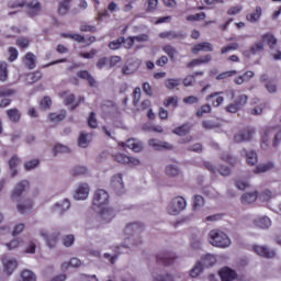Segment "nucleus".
<instances>
[{
    "instance_id": "f704fd0d",
    "label": "nucleus",
    "mask_w": 281,
    "mask_h": 281,
    "mask_svg": "<svg viewBox=\"0 0 281 281\" xmlns=\"http://www.w3.org/2000/svg\"><path fill=\"white\" fill-rule=\"evenodd\" d=\"M202 267H214L216 265V257L214 255H206L202 258Z\"/></svg>"
},
{
    "instance_id": "9d476101",
    "label": "nucleus",
    "mask_w": 281,
    "mask_h": 281,
    "mask_svg": "<svg viewBox=\"0 0 281 281\" xmlns=\"http://www.w3.org/2000/svg\"><path fill=\"white\" fill-rule=\"evenodd\" d=\"M90 188L88 183H80L75 190L74 199L75 201H86L89 199Z\"/></svg>"
},
{
    "instance_id": "1a4fd4ad",
    "label": "nucleus",
    "mask_w": 281,
    "mask_h": 281,
    "mask_svg": "<svg viewBox=\"0 0 281 281\" xmlns=\"http://www.w3.org/2000/svg\"><path fill=\"white\" fill-rule=\"evenodd\" d=\"M27 188H30V182L27 180H21L18 182L11 193L12 201H19V199H21V194H23Z\"/></svg>"
},
{
    "instance_id": "f257e3e1",
    "label": "nucleus",
    "mask_w": 281,
    "mask_h": 281,
    "mask_svg": "<svg viewBox=\"0 0 281 281\" xmlns=\"http://www.w3.org/2000/svg\"><path fill=\"white\" fill-rule=\"evenodd\" d=\"M139 232H142V224L139 223H130L125 227V237L123 241V247L125 249H133V247H138L142 245V238H139Z\"/></svg>"
},
{
    "instance_id": "0e129e2a",
    "label": "nucleus",
    "mask_w": 281,
    "mask_h": 281,
    "mask_svg": "<svg viewBox=\"0 0 281 281\" xmlns=\"http://www.w3.org/2000/svg\"><path fill=\"white\" fill-rule=\"evenodd\" d=\"M110 67H120V64L122 63V57L121 56H111L109 59Z\"/></svg>"
},
{
    "instance_id": "e2e57ef3",
    "label": "nucleus",
    "mask_w": 281,
    "mask_h": 281,
    "mask_svg": "<svg viewBox=\"0 0 281 281\" xmlns=\"http://www.w3.org/2000/svg\"><path fill=\"white\" fill-rule=\"evenodd\" d=\"M53 153H55V155H58V153H69V147L57 144L53 147Z\"/></svg>"
},
{
    "instance_id": "393cba45",
    "label": "nucleus",
    "mask_w": 281,
    "mask_h": 281,
    "mask_svg": "<svg viewBox=\"0 0 281 281\" xmlns=\"http://www.w3.org/2000/svg\"><path fill=\"white\" fill-rule=\"evenodd\" d=\"M19 164H21V158H19V156H16V155H13L9 159V168L11 170L12 178H14V177H16V175H19V170H16V167L19 166Z\"/></svg>"
},
{
    "instance_id": "dca6fc26",
    "label": "nucleus",
    "mask_w": 281,
    "mask_h": 281,
    "mask_svg": "<svg viewBox=\"0 0 281 281\" xmlns=\"http://www.w3.org/2000/svg\"><path fill=\"white\" fill-rule=\"evenodd\" d=\"M119 146L124 148L126 146L127 148H131L134 153H142L144 149V146L142 145V142L135 139V138H130L126 140V143H120Z\"/></svg>"
},
{
    "instance_id": "37998d69",
    "label": "nucleus",
    "mask_w": 281,
    "mask_h": 281,
    "mask_svg": "<svg viewBox=\"0 0 281 281\" xmlns=\"http://www.w3.org/2000/svg\"><path fill=\"white\" fill-rule=\"evenodd\" d=\"M8 80V63H0V81L5 82Z\"/></svg>"
},
{
    "instance_id": "338daca9",
    "label": "nucleus",
    "mask_w": 281,
    "mask_h": 281,
    "mask_svg": "<svg viewBox=\"0 0 281 281\" xmlns=\"http://www.w3.org/2000/svg\"><path fill=\"white\" fill-rule=\"evenodd\" d=\"M203 19H205V13L203 12L187 16V21H191L192 23L194 21H203Z\"/></svg>"
},
{
    "instance_id": "c85d7f7f",
    "label": "nucleus",
    "mask_w": 281,
    "mask_h": 281,
    "mask_svg": "<svg viewBox=\"0 0 281 281\" xmlns=\"http://www.w3.org/2000/svg\"><path fill=\"white\" fill-rule=\"evenodd\" d=\"M36 273L32 270L24 269L20 272V280L19 281H36Z\"/></svg>"
},
{
    "instance_id": "bb28decb",
    "label": "nucleus",
    "mask_w": 281,
    "mask_h": 281,
    "mask_svg": "<svg viewBox=\"0 0 281 281\" xmlns=\"http://www.w3.org/2000/svg\"><path fill=\"white\" fill-rule=\"evenodd\" d=\"M258 199V192H249V193H244L241 195V203H244V205H249L251 203H256Z\"/></svg>"
},
{
    "instance_id": "8fccbe9b",
    "label": "nucleus",
    "mask_w": 281,
    "mask_h": 281,
    "mask_svg": "<svg viewBox=\"0 0 281 281\" xmlns=\"http://www.w3.org/2000/svg\"><path fill=\"white\" fill-rule=\"evenodd\" d=\"M64 38H71L72 41H76L77 43H87V40L85 36L80 34H63Z\"/></svg>"
},
{
    "instance_id": "9b49d317",
    "label": "nucleus",
    "mask_w": 281,
    "mask_h": 281,
    "mask_svg": "<svg viewBox=\"0 0 281 281\" xmlns=\"http://www.w3.org/2000/svg\"><path fill=\"white\" fill-rule=\"evenodd\" d=\"M16 259L12 257H3L2 258V266H3V271L7 273V276H12L14 271L16 270L18 267Z\"/></svg>"
},
{
    "instance_id": "c03bdc74",
    "label": "nucleus",
    "mask_w": 281,
    "mask_h": 281,
    "mask_svg": "<svg viewBox=\"0 0 281 281\" xmlns=\"http://www.w3.org/2000/svg\"><path fill=\"white\" fill-rule=\"evenodd\" d=\"M203 263L201 261L196 262L195 266L191 269L190 276L191 278H199L201 271H203Z\"/></svg>"
},
{
    "instance_id": "6e6552de",
    "label": "nucleus",
    "mask_w": 281,
    "mask_h": 281,
    "mask_svg": "<svg viewBox=\"0 0 281 281\" xmlns=\"http://www.w3.org/2000/svg\"><path fill=\"white\" fill-rule=\"evenodd\" d=\"M71 207V201L69 199H64L59 202H56L52 207L50 211L59 216H64L65 212H67Z\"/></svg>"
},
{
    "instance_id": "423d86ee",
    "label": "nucleus",
    "mask_w": 281,
    "mask_h": 281,
    "mask_svg": "<svg viewBox=\"0 0 281 281\" xmlns=\"http://www.w3.org/2000/svg\"><path fill=\"white\" fill-rule=\"evenodd\" d=\"M256 135L255 128H245L239 133L235 134L234 142L235 144H243V142H251V138Z\"/></svg>"
},
{
    "instance_id": "4d7b16f0",
    "label": "nucleus",
    "mask_w": 281,
    "mask_h": 281,
    "mask_svg": "<svg viewBox=\"0 0 281 281\" xmlns=\"http://www.w3.org/2000/svg\"><path fill=\"white\" fill-rule=\"evenodd\" d=\"M249 102V97L247 94H239L235 103L239 105L241 109Z\"/></svg>"
},
{
    "instance_id": "4c0bfd02",
    "label": "nucleus",
    "mask_w": 281,
    "mask_h": 281,
    "mask_svg": "<svg viewBox=\"0 0 281 281\" xmlns=\"http://www.w3.org/2000/svg\"><path fill=\"white\" fill-rule=\"evenodd\" d=\"M21 245H23V238L18 237L13 240H11L10 243L5 244L7 249H9V251H13V249H19V247H21Z\"/></svg>"
},
{
    "instance_id": "39448f33",
    "label": "nucleus",
    "mask_w": 281,
    "mask_h": 281,
    "mask_svg": "<svg viewBox=\"0 0 281 281\" xmlns=\"http://www.w3.org/2000/svg\"><path fill=\"white\" fill-rule=\"evenodd\" d=\"M140 66L142 60L138 58H131L122 67V74L123 76H133V74H136Z\"/></svg>"
},
{
    "instance_id": "2f4dec72",
    "label": "nucleus",
    "mask_w": 281,
    "mask_h": 281,
    "mask_svg": "<svg viewBox=\"0 0 281 281\" xmlns=\"http://www.w3.org/2000/svg\"><path fill=\"white\" fill-rule=\"evenodd\" d=\"M24 65L27 69H34V67H36V55L27 53L24 56Z\"/></svg>"
},
{
    "instance_id": "f03ea898",
    "label": "nucleus",
    "mask_w": 281,
    "mask_h": 281,
    "mask_svg": "<svg viewBox=\"0 0 281 281\" xmlns=\"http://www.w3.org/2000/svg\"><path fill=\"white\" fill-rule=\"evenodd\" d=\"M209 241L213 247H218L220 249H227L232 247V239L225 232L221 229H212L209 233Z\"/></svg>"
},
{
    "instance_id": "864d4df0",
    "label": "nucleus",
    "mask_w": 281,
    "mask_h": 281,
    "mask_svg": "<svg viewBox=\"0 0 281 281\" xmlns=\"http://www.w3.org/2000/svg\"><path fill=\"white\" fill-rule=\"evenodd\" d=\"M196 83V79H194V75H189L182 80L183 87H194Z\"/></svg>"
},
{
    "instance_id": "4468645a",
    "label": "nucleus",
    "mask_w": 281,
    "mask_h": 281,
    "mask_svg": "<svg viewBox=\"0 0 281 281\" xmlns=\"http://www.w3.org/2000/svg\"><path fill=\"white\" fill-rule=\"evenodd\" d=\"M160 38H168L169 41H183L186 33L181 31H165L159 34Z\"/></svg>"
},
{
    "instance_id": "603ef678",
    "label": "nucleus",
    "mask_w": 281,
    "mask_h": 281,
    "mask_svg": "<svg viewBox=\"0 0 281 281\" xmlns=\"http://www.w3.org/2000/svg\"><path fill=\"white\" fill-rule=\"evenodd\" d=\"M203 128H206V131H212L214 128H220L221 124L214 122V121H204L202 122Z\"/></svg>"
},
{
    "instance_id": "6e6d98bb",
    "label": "nucleus",
    "mask_w": 281,
    "mask_h": 281,
    "mask_svg": "<svg viewBox=\"0 0 281 281\" xmlns=\"http://www.w3.org/2000/svg\"><path fill=\"white\" fill-rule=\"evenodd\" d=\"M124 45V37H119L109 44L110 49H120Z\"/></svg>"
},
{
    "instance_id": "0eeeda50",
    "label": "nucleus",
    "mask_w": 281,
    "mask_h": 281,
    "mask_svg": "<svg viewBox=\"0 0 281 281\" xmlns=\"http://www.w3.org/2000/svg\"><path fill=\"white\" fill-rule=\"evenodd\" d=\"M109 203V193L103 189H99L93 195V205L97 207H104Z\"/></svg>"
},
{
    "instance_id": "69168bd1",
    "label": "nucleus",
    "mask_w": 281,
    "mask_h": 281,
    "mask_svg": "<svg viewBox=\"0 0 281 281\" xmlns=\"http://www.w3.org/2000/svg\"><path fill=\"white\" fill-rule=\"evenodd\" d=\"M236 189L237 190H247L249 188V182L244 179H239L235 182Z\"/></svg>"
},
{
    "instance_id": "bf43d9fd",
    "label": "nucleus",
    "mask_w": 281,
    "mask_h": 281,
    "mask_svg": "<svg viewBox=\"0 0 281 281\" xmlns=\"http://www.w3.org/2000/svg\"><path fill=\"white\" fill-rule=\"evenodd\" d=\"M240 109L241 108L236 102L229 103L228 105L225 106L226 113H238Z\"/></svg>"
},
{
    "instance_id": "680f3d73",
    "label": "nucleus",
    "mask_w": 281,
    "mask_h": 281,
    "mask_svg": "<svg viewBox=\"0 0 281 281\" xmlns=\"http://www.w3.org/2000/svg\"><path fill=\"white\" fill-rule=\"evenodd\" d=\"M88 125L90 128H98V120L95 119V113L91 112L88 117Z\"/></svg>"
},
{
    "instance_id": "aec40b11",
    "label": "nucleus",
    "mask_w": 281,
    "mask_h": 281,
    "mask_svg": "<svg viewBox=\"0 0 281 281\" xmlns=\"http://www.w3.org/2000/svg\"><path fill=\"white\" fill-rule=\"evenodd\" d=\"M113 218H115V211L109 206H103L100 212L102 223H111Z\"/></svg>"
},
{
    "instance_id": "052dcab7",
    "label": "nucleus",
    "mask_w": 281,
    "mask_h": 281,
    "mask_svg": "<svg viewBox=\"0 0 281 281\" xmlns=\"http://www.w3.org/2000/svg\"><path fill=\"white\" fill-rule=\"evenodd\" d=\"M25 254H36V239H31L29 241Z\"/></svg>"
},
{
    "instance_id": "cd10ccee",
    "label": "nucleus",
    "mask_w": 281,
    "mask_h": 281,
    "mask_svg": "<svg viewBox=\"0 0 281 281\" xmlns=\"http://www.w3.org/2000/svg\"><path fill=\"white\" fill-rule=\"evenodd\" d=\"M7 115L10 122H13L15 124L21 121V111H19V109L16 108L7 110Z\"/></svg>"
},
{
    "instance_id": "c756f323",
    "label": "nucleus",
    "mask_w": 281,
    "mask_h": 281,
    "mask_svg": "<svg viewBox=\"0 0 281 281\" xmlns=\"http://www.w3.org/2000/svg\"><path fill=\"white\" fill-rule=\"evenodd\" d=\"M260 16H262V8L257 7L254 13H248L246 15V19L249 23H258V21H260Z\"/></svg>"
},
{
    "instance_id": "412c9836",
    "label": "nucleus",
    "mask_w": 281,
    "mask_h": 281,
    "mask_svg": "<svg viewBox=\"0 0 281 281\" xmlns=\"http://www.w3.org/2000/svg\"><path fill=\"white\" fill-rule=\"evenodd\" d=\"M276 131H278V128H276V127H265L263 128V134L261 137V149L262 150H267V148H269V136L273 135V133H276Z\"/></svg>"
},
{
    "instance_id": "de8ad7c7",
    "label": "nucleus",
    "mask_w": 281,
    "mask_h": 281,
    "mask_svg": "<svg viewBox=\"0 0 281 281\" xmlns=\"http://www.w3.org/2000/svg\"><path fill=\"white\" fill-rule=\"evenodd\" d=\"M162 50L171 60H175V56H177V48H175L172 45H166Z\"/></svg>"
},
{
    "instance_id": "a19ab883",
    "label": "nucleus",
    "mask_w": 281,
    "mask_h": 281,
    "mask_svg": "<svg viewBox=\"0 0 281 281\" xmlns=\"http://www.w3.org/2000/svg\"><path fill=\"white\" fill-rule=\"evenodd\" d=\"M65 117H67V114L65 112H60V113L54 112V113L49 114V120L54 124H58V122H63V120H65Z\"/></svg>"
},
{
    "instance_id": "ddd939ff",
    "label": "nucleus",
    "mask_w": 281,
    "mask_h": 281,
    "mask_svg": "<svg viewBox=\"0 0 281 281\" xmlns=\"http://www.w3.org/2000/svg\"><path fill=\"white\" fill-rule=\"evenodd\" d=\"M26 13L29 14V16H38V14H41V10H43V4H41V2H38V0H33L30 3H26Z\"/></svg>"
},
{
    "instance_id": "7ed1b4c3",
    "label": "nucleus",
    "mask_w": 281,
    "mask_h": 281,
    "mask_svg": "<svg viewBox=\"0 0 281 281\" xmlns=\"http://www.w3.org/2000/svg\"><path fill=\"white\" fill-rule=\"evenodd\" d=\"M187 205L188 202L186 201V198L177 196L169 202L167 206V214H170V216H178V214H181V212L186 210Z\"/></svg>"
},
{
    "instance_id": "49530a36",
    "label": "nucleus",
    "mask_w": 281,
    "mask_h": 281,
    "mask_svg": "<svg viewBox=\"0 0 281 281\" xmlns=\"http://www.w3.org/2000/svg\"><path fill=\"white\" fill-rule=\"evenodd\" d=\"M205 205V200L201 195H195L193 199V210H201Z\"/></svg>"
},
{
    "instance_id": "13d9d810",
    "label": "nucleus",
    "mask_w": 281,
    "mask_h": 281,
    "mask_svg": "<svg viewBox=\"0 0 281 281\" xmlns=\"http://www.w3.org/2000/svg\"><path fill=\"white\" fill-rule=\"evenodd\" d=\"M80 32H91L92 34L97 32V29L94 25L81 23L79 26Z\"/></svg>"
},
{
    "instance_id": "f3484780",
    "label": "nucleus",
    "mask_w": 281,
    "mask_h": 281,
    "mask_svg": "<svg viewBox=\"0 0 281 281\" xmlns=\"http://www.w3.org/2000/svg\"><path fill=\"white\" fill-rule=\"evenodd\" d=\"M240 156L245 157L248 166H256L258 164V154L254 150L244 148L240 150Z\"/></svg>"
},
{
    "instance_id": "20e7f679",
    "label": "nucleus",
    "mask_w": 281,
    "mask_h": 281,
    "mask_svg": "<svg viewBox=\"0 0 281 281\" xmlns=\"http://www.w3.org/2000/svg\"><path fill=\"white\" fill-rule=\"evenodd\" d=\"M40 236L44 238L48 249H55L56 245H58L60 233L58 232L47 233V231L42 229L40 231Z\"/></svg>"
},
{
    "instance_id": "c9c22d12",
    "label": "nucleus",
    "mask_w": 281,
    "mask_h": 281,
    "mask_svg": "<svg viewBox=\"0 0 281 281\" xmlns=\"http://www.w3.org/2000/svg\"><path fill=\"white\" fill-rule=\"evenodd\" d=\"M274 165L273 162H266L263 165L258 166L254 172L255 175H260L261 172H269V170H273Z\"/></svg>"
},
{
    "instance_id": "a211bd4d",
    "label": "nucleus",
    "mask_w": 281,
    "mask_h": 281,
    "mask_svg": "<svg viewBox=\"0 0 281 281\" xmlns=\"http://www.w3.org/2000/svg\"><path fill=\"white\" fill-rule=\"evenodd\" d=\"M204 166L206 170H209L213 175H216V172H218L222 177H229V175H232V170H229L228 167L221 166L218 169H216V167H214L212 162H205Z\"/></svg>"
},
{
    "instance_id": "5fc2aeb1",
    "label": "nucleus",
    "mask_w": 281,
    "mask_h": 281,
    "mask_svg": "<svg viewBox=\"0 0 281 281\" xmlns=\"http://www.w3.org/2000/svg\"><path fill=\"white\" fill-rule=\"evenodd\" d=\"M76 243V237L74 235H66L63 237L64 247H71Z\"/></svg>"
},
{
    "instance_id": "4be33fe9",
    "label": "nucleus",
    "mask_w": 281,
    "mask_h": 281,
    "mask_svg": "<svg viewBox=\"0 0 281 281\" xmlns=\"http://www.w3.org/2000/svg\"><path fill=\"white\" fill-rule=\"evenodd\" d=\"M149 146H151V148H155V150H161V149H166V150H172V145L166 143V142H161L159 139L156 138H151L148 142Z\"/></svg>"
},
{
    "instance_id": "e433bc0d",
    "label": "nucleus",
    "mask_w": 281,
    "mask_h": 281,
    "mask_svg": "<svg viewBox=\"0 0 281 281\" xmlns=\"http://www.w3.org/2000/svg\"><path fill=\"white\" fill-rule=\"evenodd\" d=\"M151 281H175V277L170 273H156L153 276Z\"/></svg>"
},
{
    "instance_id": "473e14b6",
    "label": "nucleus",
    "mask_w": 281,
    "mask_h": 281,
    "mask_svg": "<svg viewBox=\"0 0 281 281\" xmlns=\"http://www.w3.org/2000/svg\"><path fill=\"white\" fill-rule=\"evenodd\" d=\"M77 76L78 78H81V80H87L91 87L95 85V79L87 70H81L77 72Z\"/></svg>"
},
{
    "instance_id": "a18cd8bd",
    "label": "nucleus",
    "mask_w": 281,
    "mask_h": 281,
    "mask_svg": "<svg viewBox=\"0 0 281 281\" xmlns=\"http://www.w3.org/2000/svg\"><path fill=\"white\" fill-rule=\"evenodd\" d=\"M238 70H228L217 75L216 80H227V78H232V76H236Z\"/></svg>"
},
{
    "instance_id": "6ab92c4d",
    "label": "nucleus",
    "mask_w": 281,
    "mask_h": 281,
    "mask_svg": "<svg viewBox=\"0 0 281 281\" xmlns=\"http://www.w3.org/2000/svg\"><path fill=\"white\" fill-rule=\"evenodd\" d=\"M111 188L116 191V194H122L124 192V181L122 180V173L113 176Z\"/></svg>"
},
{
    "instance_id": "b1692460",
    "label": "nucleus",
    "mask_w": 281,
    "mask_h": 281,
    "mask_svg": "<svg viewBox=\"0 0 281 281\" xmlns=\"http://www.w3.org/2000/svg\"><path fill=\"white\" fill-rule=\"evenodd\" d=\"M220 278L222 281H234L236 280V271L229 268H223L220 271Z\"/></svg>"
},
{
    "instance_id": "3c124183",
    "label": "nucleus",
    "mask_w": 281,
    "mask_h": 281,
    "mask_svg": "<svg viewBox=\"0 0 281 281\" xmlns=\"http://www.w3.org/2000/svg\"><path fill=\"white\" fill-rule=\"evenodd\" d=\"M172 133L175 135H179L180 137H182L183 135H188V133H190V127H188V125H182L180 127L175 128Z\"/></svg>"
},
{
    "instance_id": "a878e982",
    "label": "nucleus",
    "mask_w": 281,
    "mask_h": 281,
    "mask_svg": "<svg viewBox=\"0 0 281 281\" xmlns=\"http://www.w3.org/2000/svg\"><path fill=\"white\" fill-rule=\"evenodd\" d=\"M91 139H93V136L90 133L81 132L78 138V144L80 148H87V146L91 144Z\"/></svg>"
},
{
    "instance_id": "774afa93",
    "label": "nucleus",
    "mask_w": 281,
    "mask_h": 281,
    "mask_svg": "<svg viewBox=\"0 0 281 281\" xmlns=\"http://www.w3.org/2000/svg\"><path fill=\"white\" fill-rule=\"evenodd\" d=\"M114 160L117 161V164H128V156L125 154H116L114 155Z\"/></svg>"
},
{
    "instance_id": "7c9ffc66",
    "label": "nucleus",
    "mask_w": 281,
    "mask_h": 281,
    "mask_svg": "<svg viewBox=\"0 0 281 281\" xmlns=\"http://www.w3.org/2000/svg\"><path fill=\"white\" fill-rule=\"evenodd\" d=\"M165 172L167 177L176 178L181 175V169L177 165H168Z\"/></svg>"
},
{
    "instance_id": "f8f14e48",
    "label": "nucleus",
    "mask_w": 281,
    "mask_h": 281,
    "mask_svg": "<svg viewBox=\"0 0 281 281\" xmlns=\"http://www.w3.org/2000/svg\"><path fill=\"white\" fill-rule=\"evenodd\" d=\"M255 254L261 258H276V250L270 249L267 246H254Z\"/></svg>"
},
{
    "instance_id": "58836bf2",
    "label": "nucleus",
    "mask_w": 281,
    "mask_h": 281,
    "mask_svg": "<svg viewBox=\"0 0 281 281\" xmlns=\"http://www.w3.org/2000/svg\"><path fill=\"white\" fill-rule=\"evenodd\" d=\"M180 85H181V79L169 78L165 81V87L169 89V91L177 89V87H179Z\"/></svg>"
},
{
    "instance_id": "ea45409f",
    "label": "nucleus",
    "mask_w": 281,
    "mask_h": 281,
    "mask_svg": "<svg viewBox=\"0 0 281 281\" xmlns=\"http://www.w3.org/2000/svg\"><path fill=\"white\" fill-rule=\"evenodd\" d=\"M43 78V74L41 71L31 72L26 76V81L29 85H34V82H38Z\"/></svg>"
},
{
    "instance_id": "5701e85b",
    "label": "nucleus",
    "mask_w": 281,
    "mask_h": 281,
    "mask_svg": "<svg viewBox=\"0 0 281 281\" xmlns=\"http://www.w3.org/2000/svg\"><path fill=\"white\" fill-rule=\"evenodd\" d=\"M192 54H199V52H214V45L209 42H202L192 48Z\"/></svg>"
},
{
    "instance_id": "72a5a7b5",
    "label": "nucleus",
    "mask_w": 281,
    "mask_h": 281,
    "mask_svg": "<svg viewBox=\"0 0 281 281\" xmlns=\"http://www.w3.org/2000/svg\"><path fill=\"white\" fill-rule=\"evenodd\" d=\"M16 210L20 214H30L32 212V202L16 204Z\"/></svg>"
},
{
    "instance_id": "09e8293b",
    "label": "nucleus",
    "mask_w": 281,
    "mask_h": 281,
    "mask_svg": "<svg viewBox=\"0 0 281 281\" xmlns=\"http://www.w3.org/2000/svg\"><path fill=\"white\" fill-rule=\"evenodd\" d=\"M236 49H240V44L238 43L228 44L227 46H224L221 48V54H227V52H235Z\"/></svg>"
},
{
    "instance_id": "2eb2a0df",
    "label": "nucleus",
    "mask_w": 281,
    "mask_h": 281,
    "mask_svg": "<svg viewBox=\"0 0 281 281\" xmlns=\"http://www.w3.org/2000/svg\"><path fill=\"white\" fill-rule=\"evenodd\" d=\"M252 224L258 229H269V227H271V218H269L267 215L257 216L252 221Z\"/></svg>"
},
{
    "instance_id": "79ce46f5",
    "label": "nucleus",
    "mask_w": 281,
    "mask_h": 281,
    "mask_svg": "<svg viewBox=\"0 0 281 281\" xmlns=\"http://www.w3.org/2000/svg\"><path fill=\"white\" fill-rule=\"evenodd\" d=\"M262 41L263 43H267V45H269L270 49H272V47L278 44V40L276 38V36L270 33L263 35Z\"/></svg>"
}]
</instances>
